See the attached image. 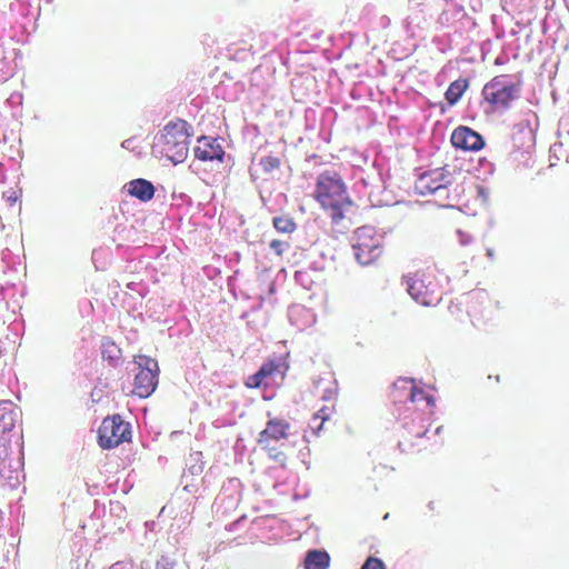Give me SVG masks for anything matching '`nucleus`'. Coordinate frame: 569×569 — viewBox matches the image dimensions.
Wrapping results in <instances>:
<instances>
[{
  "instance_id": "obj_1",
  "label": "nucleus",
  "mask_w": 569,
  "mask_h": 569,
  "mask_svg": "<svg viewBox=\"0 0 569 569\" xmlns=\"http://www.w3.org/2000/svg\"><path fill=\"white\" fill-rule=\"evenodd\" d=\"M316 199L321 207L329 211L330 218L338 223L351 202L347 196L346 186L336 172H323L318 177Z\"/></svg>"
},
{
  "instance_id": "obj_2",
  "label": "nucleus",
  "mask_w": 569,
  "mask_h": 569,
  "mask_svg": "<svg viewBox=\"0 0 569 569\" xmlns=\"http://www.w3.org/2000/svg\"><path fill=\"white\" fill-rule=\"evenodd\" d=\"M190 126L187 121L177 119L163 128L161 134V153L173 164L183 162L189 152Z\"/></svg>"
},
{
  "instance_id": "obj_3",
  "label": "nucleus",
  "mask_w": 569,
  "mask_h": 569,
  "mask_svg": "<svg viewBox=\"0 0 569 569\" xmlns=\"http://www.w3.org/2000/svg\"><path fill=\"white\" fill-rule=\"evenodd\" d=\"M352 250L357 261L362 266H368L381 256L382 239L373 227H360L355 231Z\"/></svg>"
},
{
  "instance_id": "obj_4",
  "label": "nucleus",
  "mask_w": 569,
  "mask_h": 569,
  "mask_svg": "<svg viewBox=\"0 0 569 569\" xmlns=\"http://www.w3.org/2000/svg\"><path fill=\"white\" fill-rule=\"evenodd\" d=\"M482 94L495 109L507 110L520 97V88L508 76H498L483 87Z\"/></svg>"
},
{
  "instance_id": "obj_5",
  "label": "nucleus",
  "mask_w": 569,
  "mask_h": 569,
  "mask_svg": "<svg viewBox=\"0 0 569 569\" xmlns=\"http://www.w3.org/2000/svg\"><path fill=\"white\" fill-rule=\"evenodd\" d=\"M405 282L408 293L417 303L429 307L440 301L438 286L435 282L433 276L423 271H417L406 276Z\"/></svg>"
},
{
  "instance_id": "obj_6",
  "label": "nucleus",
  "mask_w": 569,
  "mask_h": 569,
  "mask_svg": "<svg viewBox=\"0 0 569 569\" xmlns=\"http://www.w3.org/2000/svg\"><path fill=\"white\" fill-rule=\"evenodd\" d=\"M130 425L120 416L107 417L99 428V445L103 449H112L130 440Z\"/></svg>"
},
{
  "instance_id": "obj_7",
  "label": "nucleus",
  "mask_w": 569,
  "mask_h": 569,
  "mask_svg": "<svg viewBox=\"0 0 569 569\" xmlns=\"http://www.w3.org/2000/svg\"><path fill=\"white\" fill-rule=\"evenodd\" d=\"M137 363L140 370L134 377L133 392L140 398H147L158 385V362L147 356H139Z\"/></svg>"
},
{
  "instance_id": "obj_8",
  "label": "nucleus",
  "mask_w": 569,
  "mask_h": 569,
  "mask_svg": "<svg viewBox=\"0 0 569 569\" xmlns=\"http://www.w3.org/2000/svg\"><path fill=\"white\" fill-rule=\"evenodd\" d=\"M451 143L463 151H478L485 146L483 138L468 127H458L451 134Z\"/></svg>"
},
{
  "instance_id": "obj_9",
  "label": "nucleus",
  "mask_w": 569,
  "mask_h": 569,
  "mask_svg": "<svg viewBox=\"0 0 569 569\" xmlns=\"http://www.w3.org/2000/svg\"><path fill=\"white\" fill-rule=\"evenodd\" d=\"M450 174L443 169H437L420 176L417 188L421 194H435L450 184Z\"/></svg>"
},
{
  "instance_id": "obj_10",
  "label": "nucleus",
  "mask_w": 569,
  "mask_h": 569,
  "mask_svg": "<svg viewBox=\"0 0 569 569\" xmlns=\"http://www.w3.org/2000/svg\"><path fill=\"white\" fill-rule=\"evenodd\" d=\"M199 146L194 148V157L201 161H222L224 151L217 139L202 136L198 139Z\"/></svg>"
},
{
  "instance_id": "obj_11",
  "label": "nucleus",
  "mask_w": 569,
  "mask_h": 569,
  "mask_svg": "<svg viewBox=\"0 0 569 569\" xmlns=\"http://www.w3.org/2000/svg\"><path fill=\"white\" fill-rule=\"evenodd\" d=\"M290 425L281 419H271L268 421L266 428L259 433L258 442L268 448L270 440H280L288 437Z\"/></svg>"
},
{
  "instance_id": "obj_12",
  "label": "nucleus",
  "mask_w": 569,
  "mask_h": 569,
  "mask_svg": "<svg viewBox=\"0 0 569 569\" xmlns=\"http://www.w3.org/2000/svg\"><path fill=\"white\" fill-rule=\"evenodd\" d=\"M19 409L14 408L11 401L0 402V437L6 438L4 435L11 431L19 417Z\"/></svg>"
},
{
  "instance_id": "obj_13",
  "label": "nucleus",
  "mask_w": 569,
  "mask_h": 569,
  "mask_svg": "<svg viewBox=\"0 0 569 569\" xmlns=\"http://www.w3.org/2000/svg\"><path fill=\"white\" fill-rule=\"evenodd\" d=\"M128 192L141 201H149L154 196V187L146 179H134L129 182Z\"/></svg>"
},
{
  "instance_id": "obj_14",
  "label": "nucleus",
  "mask_w": 569,
  "mask_h": 569,
  "mask_svg": "<svg viewBox=\"0 0 569 569\" xmlns=\"http://www.w3.org/2000/svg\"><path fill=\"white\" fill-rule=\"evenodd\" d=\"M330 556L326 550L313 549L306 553L305 569H328Z\"/></svg>"
},
{
  "instance_id": "obj_15",
  "label": "nucleus",
  "mask_w": 569,
  "mask_h": 569,
  "mask_svg": "<svg viewBox=\"0 0 569 569\" xmlns=\"http://www.w3.org/2000/svg\"><path fill=\"white\" fill-rule=\"evenodd\" d=\"M14 64L12 52H7L2 44H0V83L7 81L13 76Z\"/></svg>"
},
{
  "instance_id": "obj_16",
  "label": "nucleus",
  "mask_w": 569,
  "mask_h": 569,
  "mask_svg": "<svg viewBox=\"0 0 569 569\" xmlns=\"http://www.w3.org/2000/svg\"><path fill=\"white\" fill-rule=\"evenodd\" d=\"M467 88H468L467 80L459 79V80L453 81L449 86V88L447 89L446 94H445L448 103L451 106L456 104Z\"/></svg>"
},
{
  "instance_id": "obj_17",
  "label": "nucleus",
  "mask_w": 569,
  "mask_h": 569,
  "mask_svg": "<svg viewBox=\"0 0 569 569\" xmlns=\"http://www.w3.org/2000/svg\"><path fill=\"white\" fill-rule=\"evenodd\" d=\"M102 358L108 360L110 365L114 366L120 359L121 350L112 341H106L102 343Z\"/></svg>"
},
{
  "instance_id": "obj_18",
  "label": "nucleus",
  "mask_w": 569,
  "mask_h": 569,
  "mask_svg": "<svg viewBox=\"0 0 569 569\" xmlns=\"http://www.w3.org/2000/svg\"><path fill=\"white\" fill-rule=\"evenodd\" d=\"M188 470L191 475L198 476L203 470V462H202V452L196 451L190 453L188 462H187Z\"/></svg>"
},
{
  "instance_id": "obj_19",
  "label": "nucleus",
  "mask_w": 569,
  "mask_h": 569,
  "mask_svg": "<svg viewBox=\"0 0 569 569\" xmlns=\"http://www.w3.org/2000/svg\"><path fill=\"white\" fill-rule=\"evenodd\" d=\"M273 227L283 233H291L296 230L295 221L289 217H274L272 220Z\"/></svg>"
},
{
  "instance_id": "obj_20",
  "label": "nucleus",
  "mask_w": 569,
  "mask_h": 569,
  "mask_svg": "<svg viewBox=\"0 0 569 569\" xmlns=\"http://www.w3.org/2000/svg\"><path fill=\"white\" fill-rule=\"evenodd\" d=\"M260 166L264 172L269 173L280 167V160L276 157H263L260 159Z\"/></svg>"
},
{
  "instance_id": "obj_21",
  "label": "nucleus",
  "mask_w": 569,
  "mask_h": 569,
  "mask_svg": "<svg viewBox=\"0 0 569 569\" xmlns=\"http://www.w3.org/2000/svg\"><path fill=\"white\" fill-rule=\"evenodd\" d=\"M264 370L259 369L254 375L248 377L246 382L249 388H259L264 381Z\"/></svg>"
},
{
  "instance_id": "obj_22",
  "label": "nucleus",
  "mask_w": 569,
  "mask_h": 569,
  "mask_svg": "<svg viewBox=\"0 0 569 569\" xmlns=\"http://www.w3.org/2000/svg\"><path fill=\"white\" fill-rule=\"evenodd\" d=\"M269 248L271 251H273L277 256H282L284 251H287L290 248V244L288 241L278 240L274 239L269 243Z\"/></svg>"
},
{
  "instance_id": "obj_23",
  "label": "nucleus",
  "mask_w": 569,
  "mask_h": 569,
  "mask_svg": "<svg viewBox=\"0 0 569 569\" xmlns=\"http://www.w3.org/2000/svg\"><path fill=\"white\" fill-rule=\"evenodd\" d=\"M409 397H410V400L412 402H416V401H419L421 399H426L428 405H433L435 403V400L432 397L430 396H426L425 392L420 389H416L413 387L410 388V391H409Z\"/></svg>"
},
{
  "instance_id": "obj_24",
  "label": "nucleus",
  "mask_w": 569,
  "mask_h": 569,
  "mask_svg": "<svg viewBox=\"0 0 569 569\" xmlns=\"http://www.w3.org/2000/svg\"><path fill=\"white\" fill-rule=\"evenodd\" d=\"M9 443V439L0 437V467L6 462V460L10 456Z\"/></svg>"
},
{
  "instance_id": "obj_25",
  "label": "nucleus",
  "mask_w": 569,
  "mask_h": 569,
  "mask_svg": "<svg viewBox=\"0 0 569 569\" xmlns=\"http://www.w3.org/2000/svg\"><path fill=\"white\" fill-rule=\"evenodd\" d=\"M361 569H387L383 561L376 557H369Z\"/></svg>"
},
{
  "instance_id": "obj_26",
  "label": "nucleus",
  "mask_w": 569,
  "mask_h": 569,
  "mask_svg": "<svg viewBox=\"0 0 569 569\" xmlns=\"http://www.w3.org/2000/svg\"><path fill=\"white\" fill-rule=\"evenodd\" d=\"M264 449L268 450L269 457L271 459H273L276 462L284 465L287 457L282 451L277 450V448L271 447L270 445Z\"/></svg>"
},
{
  "instance_id": "obj_27",
  "label": "nucleus",
  "mask_w": 569,
  "mask_h": 569,
  "mask_svg": "<svg viewBox=\"0 0 569 569\" xmlns=\"http://www.w3.org/2000/svg\"><path fill=\"white\" fill-rule=\"evenodd\" d=\"M174 562L166 556H162L156 563V569H173Z\"/></svg>"
},
{
  "instance_id": "obj_28",
  "label": "nucleus",
  "mask_w": 569,
  "mask_h": 569,
  "mask_svg": "<svg viewBox=\"0 0 569 569\" xmlns=\"http://www.w3.org/2000/svg\"><path fill=\"white\" fill-rule=\"evenodd\" d=\"M457 236H458L459 243L461 246H469L473 241L472 236L467 233V232H465V231H462V230H458L457 231Z\"/></svg>"
},
{
  "instance_id": "obj_29",
  "label": "nucleus",
  "mask_w": 569,
  "mask_h": 569,
  "mask_svg": "<svg viewBox=\"0 0 569 569\" xmlns=\"http://www.w3.org/2000/svg\"><path fill=\"white\" fill-rule=\"evenodd\" d=\"M260 369L264 370V378H267L268 376L272 375V372L276 369V367H274L273 363H264V365L261 366Z\"/></svg>"
},
{
  "instance_id": "obj_30",
  "label": "nucleus",
  "mask_w": 569,
  "mask_h": 569,
  "mask_svg": "<svg viewBox=\"0 0 569 569\" xmlns=\"http://www.w3.org/2000/svg\"><path fill=\"white\" fill-rule=\"evenodd\" d=\"M323 421H325V418L322 416H320V412H318L313 416L311 423L319 422L318 430H320L323 425Z\"/></svg>"
},
{
  "instance_id": "obj_31",
  "label": "nucleus",
  "mask_w": 569,
  "mask_h": 569,
  "mask_svg": "<svg viewBox=\"0 0 569 569\" xmlns=\"http://www.w3.org/2000/svg\"><path fill=\"white\" fill-rule=\"evenodd\" d=\"M410 381L407 379H399L397 382H395V387L400 388L405 387V385L409 383Z\"/></svg>"
},
{
  "instance_id": "obj_32",
  "label": "nucleus",
  "mask_w": 569,
  "mask_h": 569,
  "mask_svg": "<svg viewBox=\"0 0 569 569\" xmlns=\"http://www.w3.org/2000/svg\"><path fill=\"white\" fill-rule=\"evenodd\" d=\"M109 569H127V567L120 562L112 565Z\"/></svg>"
},
{
  "instance_id": "obj_33",
  "label": "nucleus",
  "mask_w": 569,
  "mask_h": 569,
  "mask_svg": "<svg viewBox=\"0 0 569 569\" xmlns=\"http://www.w3.org/2000/svg\"><path fill=\"white\" fill-rule=\"evenodd\" d=\"M487 257H488L489 259H491V260L493 259L495 253H493V250H492L491 248H488V249H487Z\"/></svg>"
},
{
  "instance_id": "obj_34",
  "label": "nucleus",
  "mask_w": 569,
  "mask_h": 569,
  "mask_svg": "<svg viewBox=\"0 0 569 569\" xmlns=\"http://www.w3.org/2000/svg\"><path fill=\"white\" fill-rule=\"evenodd\" d=\"M442 429H443V427H442V426H439V427L436 429L435 433H436V435H440V433H441V431H442Z\"/></svg>"
},
{
  "instance_id": "obj_35",
  "label": "nucleus",
  "mask_w": 569,
  "mask_h": 569,
  "mask_svg": "<svg viewBox=\"0 0 569 569\" xmlns=\"http://www.w3.org/2000/svg\"><path fill=\"white\" fill-rule=\"evenodd\" d=\"M426 432H427V431H425L423 433H418L417 436H418V437H422V436H425V435H426Z\"/></svg>"
},
{
  "instance_id": "obj_36",
  "label": "nucleus",
  "mask_w": 569,
  "mask_h": 569,
  "mask_svg": "<svg viewBox=\"0 0 569 569\" xmlns=\"http://www.w3.org/2000/svg\"><path fill=\"white\" fill-rule=\"evenodd\" d=\"M127 141L122 142V146L123 147H128V143H126Z\"/></svg>"
},
{
  "instance_id": "obj_37",
  "label": "nucleus",
  "mask_w": 569,
  "mask_h": 569,
  "mask_svg": "<svg viewBox=\"0 0 569 569\" xmlns=\"http://www.w3.org/2000/svg\"><path fill=\"white\" fill-rule=\"evenodd\" d=\"M127 141L122 142V146L123 147H128V143H126Z\"/></svg>"
}]
</instances>
